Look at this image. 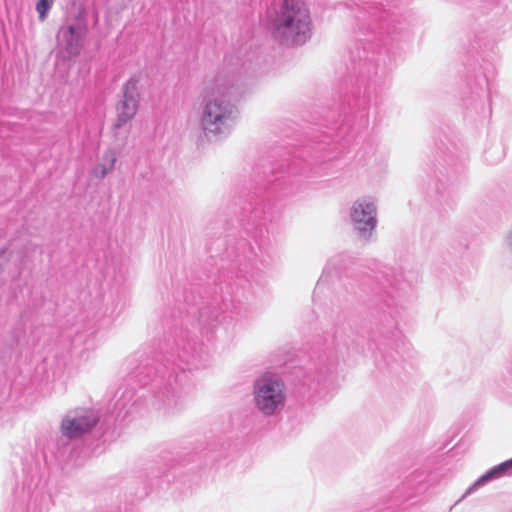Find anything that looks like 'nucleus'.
Masks as SVG:
<instances>
[{"label": "nucleus", "instance_id": "1", "mask_svg": "<svg viewBox=\"0 0 512 512\" xmlns=\"http://www.w3.org/2000/svg\"><path fill=\"white\" fill-rule=\"evenodd\" d=\"M241 94L239 76L221 72L205 83L201 93L200 127L209 140H221L234 129L239 111L234 99Z\"/></svg>", "mask_w": 512, "mask_h": 512}, {"label": "nucleus", "instance_id": "2", "mask_svg": "<svg viewBox=\"0 0 512 512\" xmlns=\"http://www.w3.org/2000/svg\"><path fill=\"white\" fill-rule=\"evenodd\" d=\"M274 39L287 47L301 46L312 36L313 23L303 0H280L267 12Z\"/></svg>", "mask_w": 512, "mask_h": 512}, {"label": "nucleus", "instance_id": "3", "mask_svg": "<svg viewBox=\"0 0 512 512\" xmlns=\"http://www.w3.org/2000/svg\"><path fill=\"white\" fill-rule=\"evenodd\" d=\"M98 421L99 417L92 409L81 407L69 410L61 421L60 436L49 449L59 460L69 458L76 447L75 442L89 433Z\"/></svg>", "mask_w": 512, "mask_h": 512}, {"label": "nucleus", "instance_id": "4", "mask_svg": "<svg viewBox=\"0 0 512 512\" xmlns=\"http://www.w3.org/2000/svg\"><path fill=\"white\" fill-rule=\"evenodd\" d=\"M253 403L266 417L279 414L286 403V385L276 374L265 373L253 384Z\"/></svg>", "mask_w": 512, "mask_h": 512}, {"label": "nucleus", "instance_id": "5", "mask_svg": "<svg viewBox=\"0 0 512 512\" xmlns=\"http://www.w3.org/2000/svg\"><path fill=\"white\" fill-rule=\"evenodd\" d=\"M349 216L357 237L370 241L378 223L375 200L369 196L358 198L352 203Z\"/></svg>", "mask_w": 512, "mask_h": 512}, {"label": "nucleus", "instance_id": "6", "mask_svg": "<svg viewBox=\"0 0 512 512\" xmlns=\"http://www.w3.org/2000/svg\"><path fill=\"white\" fill-rule=\"evenodd\" d=\"M139 102V82L137 79L131 78L124 84L122 98L116 105V120L113 124L115 130L121 129L134 119L138 112Z\"/></svg>", "mask_w": 512, "mask_h": 512}, {"label": "nucleus", "instance_id": "7", "mask_svg": "<svg viewBox=\"0 0 512 512\" xmlns=\"http://www.w3.org/2000/svg\"><path fill=\"white\" fill-rule=\"evenodd\" d=\"M84 35L85 25L81 20H74L71 23L67 21L58 31L57 42L69 56L75 57L82 49Z\"/></svg>", "mask_w": 512, "mask_h": 512}, {"label": "nucleus", "instance_id": "8", "mask_svg": "<svg viewBox=\"0 0 512 512\" xmlns=\"http://www.w3.org/2000/svg\"><path fill=\"white\" fill-rule=\"evenodd\" d=\"M512 474V458L500 463L489 469L485 474H483L477 481L468 489L467 493H471L476 490L478 487L503 476H508Z\"/></svg>", "mask_w": 512, "mask_h": 512}, {"label": "nucleus", "instance_id": "9", "mask_svg": "<svg viewBox=\"0 0 512 512\" xmlns=\"http://www.w3.org/2000/svg\"><path fill=\"white\" fill-rule=\"evenodd\" d=\"M180 357L187 363H191L193 367L198 368L208 360L209 352L202 344L194 343L191 345L189 343L187 347L183 348Z\"/></svg>", "mask_w": 512, "mask_h": 512}, {"label": "nucleus", "instance_id": "10", "mask_svg": "<svg viewBox=\"0 0 512 512\" xmlns=\"http://www.w3.org/2000/svg\"><path fill=\"white\" fill-rule=\"evenodd\" d=\"M117 161V154L114 149H107L99 163L93 168L92 174L96 178L103 179L108 173L113 171Z\"/></svg>", "mask_w": 512, "mask_h": 512}, {"label": "nucleus", "instance_id": "11", "mask_svg": "<svg viewBox=\"0 0 512 512\" xmlns=\"http://www.w3.org/2000/svg\"><path fill=\"white\" fill-rule=\"evenodd\" d=\"M353 263L352 258L347 254H338L333 256L327 263V266L324 272H330L331 270H335L336 272H341L346 270Z\"/></svg>", "mask_w": 512, "mask_h": 512}, {"label": "nucleus", "instance_id": "12", "mask_svg": "<svg viewBox=\"0 0 512 512\" xmlns=\"http://www.w3.org/2000/svg\"><path fill=\"white\" fill-rule=\"evenodd\" d=\"M54 0H38L36 3V11L40 21H44L48 12L52 8Z\"/></svg>", "mask_w": 512, "mask_h": 512}, {"label": "nucleus", "instance_id": "13", "mask_svg": "<svg viewBox=\"0 0 512 512\" xmlns=\"http://www.w3.org/2000/svg\"><path fill=\"white\" fill-rule=\"evenodd\" d=\"M367 66V71L366 72H362L363 76H366L367 78H371L372 76H375L377 75L378 73V67L372 63H366L365 64Z\"/></svg>", "mask_w": 512, "mask_h": 512}, {"label": "nucleus", "instance_id": "14", "mask_svg": "<svg viewBox=\"0 0 512 512\" xmlns=\"http://www.w3.org/2000/svg\"><path fill=\"white\" fill-rule=\"evenodd\" d=\"M504 245L507 252L512 256V227L504 238Z\"/></svg>", "mask_w": 512, "mask_h": 512}, {"label": "nucleus", "instance_id": "15", "mask_svg": "<svg viewBox=\"0 0 512 512\" xmlns=\"http://www.w3.org/2000/svg\"><path fill=\"white\" fill-rule=\"evenodd\" d=\"M115 407H116L117 409H119V412H118V415H117V416H121V413H122L121 411H122L123 409H125L126 404H124L121 400H117V402L115 403Z\"/></svg>", "mask_w": 512, "mask_h": 512}, {"label": "nucleus", "instance_id": "16", "mask_svg": "<svg viewBox=\"0 0 512 512\" xmlns=\"http://www.w3.org/2000/svg\"><path fill=\"white\" fill-rule=\"evenodd\" d=\"M509 370L512 373V352H511L510 359H509Z\"/></svg>", "mask_w": 512, "mask_h": 512}, {"label": "nucleus", "instance_id": "17", "mask_svg": "<svg viewBox=\"0 0 512 512\" xmlns=\"http://www.w3.org/2000/svg\"><path fill=\"white\" fill-rule=\"evenodd\" d=\"M130 413V410H127L124 414H123V418H125L128 414Z\"/></svg>", "mask_w": 512, "mask_h": 512}, {"label": "nucleus", "instance_id": "18", "mask_svg": "<svg viewBox=\"0 0 512 512\" xmlns=\"http://www.w3.org/2000/svg\"><path fill=\"white\" fill-rule=\"evenodd\" d=\"M31 248L33 249V251L36 250V246L35 245H31Z\"/></svg>", "mask_w": 512, "mask_h": 512}]
</instances>
